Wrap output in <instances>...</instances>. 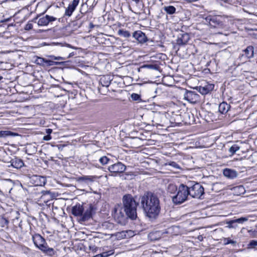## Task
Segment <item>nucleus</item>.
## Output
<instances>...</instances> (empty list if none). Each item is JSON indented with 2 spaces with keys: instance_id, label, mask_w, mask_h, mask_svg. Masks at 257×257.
<instances>
[{
  "instance_id": "obj_4",
  "label": "nucleus",
  "mask_w": 257,
  "mask_h": 257,
  "mask_svg": "<svg viewBox=\"0 0 257 257\" xmlns=\"http://www.w3.org/2000/svg\"><path fill=\"white\" fill-rule=\"evenodd\" d=\"M188 195V187L182 184L179 186L176 194L171 197L174 204H180L187 200Z\"/></svg>"
},
{
  "instance_id": "obj_26",
  "label": "nucleus",
  "mask_w": 257,
  "mask_h": 257,
  "mask_svg": "<svg viewBox=\"0 0 257 257\" xmlns=\"http://www.w3.org/2000/svg\"><path fill=\"white\" fill-rule=\"evenodd\" d=\"M163 9L168 15H173L176 11V9L173 6H165Z\"/></svg>"
},
{
  "instance_id": "obj_57",
  "label": "nucleus",
  "mask_w": 257,
  "mask_h": 257,
  "mask_svg": "<svg viewBox=\"0 0 257 257\" xmlns=\"http://www.w3.org/2000/svg\"><path fill=\"white\" fill-rule=\"evenodd\" d=\"M3 79V77H2V76H0V80H1V79Z\"/></svg>"
},
{
  "instance_id": "obj_8",
  "label": "nucleus",
  "mask_w": 257,
  "mask_h": 257,
  "mask_svg": "<svg viewBox=\"0 0 257 257\" xmlns=\"http://www.w3.org/2000/svg\"><path fill=\"white\" fill-rule=\"evenodd\" d=\"M184 98L190 103H195L199 101L200 96L195 91L186 90L184 94Z\"/></svg>"
},
{
  "instance_id": "obj_19",
  "label": "nucleus",
  "mask_w": 257,
  "mask_h": 257,
  "mask_svg": "<svg viewBox=\"0 0 257 257\" xmlns=\"http://www.w3.org/2000/svg\"><path fill=\"white\" fill-rule=\"evenodd\" d=\"M97 178L96 176H83L77 178V181L79 182H83L88 183L92 182Z\"/></svg>"
},
{
  "instance_id": "obj_1",
  "label": "nucleus",
  "mask_w": 257,
  "mask_h": 257,
  "mask_svg": "<svg viewBox=\"0 0 257 257\" xmlns=\"http://www.w3.org/2000/svg\"><path fill=\"white\" fill-rule=\"evenodd\" d=\"M141 204L146 214L151 219H155L159 215L161 206L158 197L151 192L145 193L141 197Z\"/></svg>"
},
{
  "instance_id": "obj_50",
  "label": "nucleus",
  "mask_w": 257,
  "mask_h": 257,
  "mask_svg": "<svg viewBox=\"0 0 257 257\" xmlns=\"http://www.w3.org/2000/svg\"><path fill=\"white\" fill-rule=\"evenodd\" d=\"M90 28H93L94 26L92 23H90Z\"/></svg>"
},
{
  "instance_id": "obj_3",
  "label": "nucleus",
  "mask_w": 257,
  "mask_h": 257,
  "mask_svg": "<svg viewBox=\"0 0 257 257\" xmlns=\"http://www.w3.org/2000/svg\"><path fill=\"white\" fill-rule=\"evenodd\" d=\"M93 209L92 204L84 205L78 203L72 207V213L75 216H80L81 221H85L91 218Z\"/></svg>"
},
{
  "instance_id": "obj_52",
  "label": "nucleus",
  "mask_w": 257,
  "mask_h": 257,
  "mask_svg": "<svg viewBox=\"0 0 257 257\" xmlns=\"http://www.w3.org/2000/svg\"><path fill=\"white\" fill-rule=\"evenodd\" d=\"M197 0H190V2H195V1H197Z\"/></svg>"
},
{
  "instance_id": "obj_32",
  "label": "nucleus",
  "mask_w": 257,
  "mask_h": 257,
  "mask_svg": "<svg viewBox=\"0 0 257 257\" xmlns=\"http://www.w3.org/2000/svg\"><path fill=\"white\" fill-rule=\"evenodd\" d=\"M110 159L106 156H103L99 159V162L102 165H104L108 163Z\"/></svg>"
},
{
  "instance_id": "obj_45",
  "label": "nucleus",
  "mask_w": 257,
  "mask_h": 257,
  "mask_svg": "<svg viewBox=\"0 0 257 257\" xmlns=\"http://www.w3.org/2000/svg\"><path fill=\"white\" fill-rule=\"evenodd\" d=\"M36 177H38L40 179H42L44 184H45V178L44 177L41 176H36Z\"/></svg>"
},
{
  "instance_id": "obj_55",
  "label": "nucleus",
  "mask_w": 257,
  "mask_h": 257,
  "mask_svg": "<svg viewBox=\"0 0 257 257\" xmlns=\"http://www.w3.org/2000/svg\"><path fill=\"white\" fill-rule=\"evenodd\" d=\"M135 1L137 3H138L139 2V0H135Z\"/></svg>"
},
{
  "instance_id": "obj_48",
  "label": "nucleus",
  "mask_w": 257,
  "mask_h": 257,
  "mask_svg": "<svg viewBox=\"0 0 257 257\" xmlns=\"http://www.w3.org/2000/svg\"><path fill=\"white\" fill-rule=\"evenodd\" d=\"M19 219V217H16L15 218V219H13V222L14 223H15L16 220H18Z\"/></svg>"
},
{
  "instance_id": "obj_33",
  "label": "nucleus",
  "mask_w": 257,
  "mask_h": 257,
  "mask_svg": "<svg viewBox=\"0 0 257 257\" xmlns=\"http://www.w3.org/2000/svg\"><path fill=\"white\" fill-rule=\"evenodd\" d=\"M223 242L225 245L228 244H231L233 245H234L236 243V241H234L233 240L230 239L229 238H224L223 239Z\"/></svg>"
},
{
  "instance_id": "obj_13",
  "label": "nucleus",
  "mask_w": 257,
  "mask_h": 257,
  "mask_svg": "<svg viewBox=\"0 0 257 257\" xmlns=\"http://www.w3.org/2000/svg\"><path fill=\"white\" fill-rule=\"evenodd\" d=\"M56 20V18L49 15H46L39 19L38 25L40 26H47L49 23L53 22Z\"/></svg>"
},
{
  "instance_id": "obj_15",
  "label": "nucleus",
  "mask_w": 257,
  "mask_h": 257,
  "mask_svg": "<svg viewBox=\"0 0 257 257\" xmlns=\"http://www.w3.org/2000/svg\"><path fill=\"white\" fill-rule=\"evenodd\" d=\"M190 39V36L188 33H182L180 34L177 39V44L179 45H186Z\"/></svg>"
},
{
  "instance_id": "obj_21",
  "label": "nucleus",
  "mask_w": 257,
  "mask_h": 257,
  "mask_svg": "<svg viewBox=\"0 0 257 257\" xmlns=\"http://www.w3.org/2000/svg\"><path fill=\"white\" fill-rule=\"evenodd\" d=\"M99 83L102 87H108L111 83V80L109 77L103 76L100 79Z\"/></svg>"
},
{
  "instance_id": "obj_12",
  "label": "nucleus",
  "mask_w": 257,
  "mask_h": 257,
  "mask_svg": "<svg viewBox=\"0 0 257 257\" xmlns=\"http://www.w3.org/2000/svg\"><path fill=\"white\" fill-rule=\"evenodd\" d=\"M79 2L80 0H73L66 9L65 15L70 17L78 5Z\"/></svg>"
},
{
  "instance_id": "obj_46",
  "label": "nucleus",
  "mask_w": 257,
  "mask_h": 257,
  "mask_svg": "<svg viewBox=\"0 0 257 257\" xmlns=\"http://www.w3.org/2000/svg\"><path fill=\"white\" fill-rule=\"evenodd\" d=\"M22 220L20 221V222L18 223V226L19 227H20V228H22Z\"/></svg>"
},
{
  "instance_id": "obj_30",
  "label": "nucleus",
  "mask_w": 257,
  "mask_h": 257,
  "mask_svg": "<svg viewBox=\"0 0 257 257\" xmlns=\"http://www.w3.org/2000/svg\"><path fill=\"white\" fill-rule=\"evenodd\" d=\"M240 149V147L236 144H234L232 145L229 149V152L230 153L231 156H232L234 155L238 150H239Z\"/></svg>"
},
{
  "instance_id": "obj_16",
  "label": "nucleus",
  "mask_w": 257,
  "mask_h": 257,
  "mask_svg": "<svg viewBox=\"0 0 257 257\" xmlns=\"http://www.w3.org/2000/svg\"><path fill=\"white\" fill-rule=\"evenodd\" d=\"M10 163L11 164L8 167L12 166L17 169H21L24 166V163L23 160L18 157L12 159Z\"/></svg>"
},
{
  "instance_id": "obj_5",
  "label": "nucleus",
  "mask_w": 257,
  "mask_h": 257,
  "mask_svg": "<svg viewBox=\"0 0 257 257\" xmlns=\"http://www.w3.org/2000/svg\"><path fill=\"white\" fill-rule=\"evenodd\" d=\"M33 240L35 245L44 252L51 256L54 254V249L47 246L45 239L41 235L36 234L33 236Z\"/></svg>"
},
{
  "instance_id": "obj_23",
  "label": "nucleus",
  "mask_w": 257,
  "mask_h": 257,
  "mask_svg": "<svg viewBox=\"0 0 257 257\" xmlns=\"http://www.w3.org/2000/svg\"><path fill=\"white\" fill-rule=\"evenodd\" d=\"M243 52L247 58H252L254 54V48L252 46H249L243 50Z\"/></svg>"
},
{
  "instance_id": "obj_9",
  "label": "nucleus",
  "mask_w": 257,
  "mask_h": 257,
  "mask_svg": "<svg viewBox=\"0 0 257 257\" xmlns=\"http://www.w3.org/2000/svg\"><path fill=\"white\" fill-rule=\"evenodd\" d=\"M125 169V166L121 162H117L108 167V170L115 175L123 173Z\"/></svg>"
},
{
  "instance_id": "obj_10",
  "label": "nucleus",
  "mask_w": 257,
  "mask_h": 257,
  "mask_svg": "<svg viewBox=\"0 0 257 257\" xmlns=\"http://www.w3.org/2000/svg\"><path fill=\"white\" fill-rule=\"evenodd\" d=\"M133 37L138 42L143 44L150 41L146 34L141 31H137L133 33Z\"/></svg>"
},
{
  "instance_id": "obj_14",
  "label": "nucleus",
  "mask_w": 257,
  "mask_h": 257,
  "mask_svg": "<svg viewBox=\"0 0 257 257\" xmlns=\"http://www.w3.org/2000/svg\"><path fill=\"white\" fill-rule=\"evenodd\" d=\"M206 21H209V24L211 27L221 28L223 26L222 22L216 17H208Z\"/></svg>"
},
{
  "instance_id": "obj_27",
  "label": "nucleus",
  "mask_w": 257,
  "mask_h": 257,
  "mask_svg": "<svg viewBox=\"0 0 257 257\" xmlns=\"http://www.w3.org/2000/svg\"><path fill=\"white\" fill-rule=\"evenodd\" d=\"M178 188L173 184H170L167 188V191L168 193L173 194L174 195L176 194L178 190Z\"/></svg>"
},
{
  "instance_id": "obj_31",
  "label": "nucleus",
  "mask_w": 257,
  "mask_h": 257,
  "mask_svg": "<svg viewBox=\"0 0 257 257\" xmlns=\"http://www.w3.org/2000/svg\"><path fill=\"white\" fill-rule=\"evenodd\" d=\"M185 117H188V123H193L195 121L194 115L192 113L190 112H187L185 113Z\"/></svg>"
},
{
  "instance_id": "obj_36",
  "label": "nucleus",
  "mask_w": 257,
  "mask_h": 257,
  "mask_svg": "<svg viewBox=\"0 0 257 257\" xmlns=\"http://www.w3.org/2000/svg\"><path fill=\"white\" fill-rule=\"evenodd\" d=\"M131 98L133 100L140 101L141 100L140 95L137 93H133L131 94Z\"/></svg>"
},
{
  "instance_id": "obj_51",
  "label": "nucleus",
  "mask_w": 257,
  "mask_h": 257,
  "mask_svg": "<svg viewBox=\"0 0 257 257\" xmlns=\"http://www.w3.org/2000/svg\"><path fill=\"white\" fill-rule=\"evenodd\" d=\"M239 189H243V188L242 186H239Z\"/></svg>"
},
{
  "instance_id": "obj_28",
  "label": "nucleus",
  "mask_w": 257,
  "mask_h": 257,
  "mask_svg": "<svg viewBox=\"0 0 257 257\" xmlns=\"http://www.w3.org/2000/svg\"><path fill=\"white\" fill-rule=\"evenodd\" d=\"M117 33L119 36H122L124 38H129L131 36V34L128 31L123 29L119 30Z\"/></svg>"
},
{
  "instance_id": "obj_17",
  "label": "nucleus",
  "mask_w": 257,
  "mask_h": 257,
  "mask_svg": "<svg viewBox=\"0 0 257 257\" xmlns=\"http://www.w3.org/2000/svg\"><path fill=\"white\" fill-rule=\"evenodd\" d=\"M223 174L225 177L231 179L235 178L238 175L236 171L228 168L224 169Z\"/></svg>"
},
{
  "instance_id": "obj_2",
  "label": "nucleus",
  "mask_w": 257,
  "mask_h": 257,
  "mask_svg": "<svg viewBox=\"0 0 257 257\" xmlns=\"http://www.w3.org/2000/svg\"><path fill=\"white\" fill-rule=\"evenodd\" d=\"M123 211L127 217L132 220L136 219L137 217V207L138 203L136 202L131 194H125L122 197Z\"/></svg>"
},
{
  "instance_id": "obj_43",
  "label": "nucleus",
  "mask_w": 257,
  "mask_h": 257,
  "mask_svg": "<svg viewBox=\"0 0 257 257\" xmlns=\"http://www.w3.org/2000/svg\"><path fill=\"white\" fill-rule=\"evenodd\" d=\"M85 6H87V4L86 3H83L82 5H81V8L80 9V12L81 13V14H85L86 12L85 11V12H83L82 11V8Z\"/></svg>"
},
{
  "instance_id": "obj_42",
  "label": "nucleus",
  "mask_w": 257,
  "mask_h": 257,
  "mask_svg": "<svg viewBox=\"0 0 257 257\" xmlns=\"http://www.w3.org/2000/svg\"><path fill=\"white\" fill-rule=\"evenodd\" d=\"M51 136L50 135H47V136H45L43 138V140L45 141H49L51 139Z\"/></svg>"
},
{
  "instance_id": "obj_53",
  "label": "nucleus",
  "mask_w": 257,
  "mask_h": 257,
  "mask_svg": "<svg viewBox=\"0 0 257 257\" xmlns=\"http://www.w3.org/2000/svg\"><path fill=\"white\" fill-rule=\"evenodd\" d=\"M201 238H202V236H199V237H198V239H199V240H200Z\"/></svg>"
},
{
  "instance_id": "obj_25",
  "label": "nucleus",
  "mask_w": 257,
  "mask_h": 257,
  "mask_svg": "<svg viewBox=\"0 0 257 257\" xmlns=\"http://www.w3.org/2000/svg\"><path fill=\"white\" fill-rule=\"evenodd\" d=\"M161 232L157 231L150 233L149 236L152 240H157L161 237Z\"/></svg>"
},
{
  "instance_id": "obj_38",
  "label": "nucleus",
  "mask_w": 257,
  "mask_h": 257,
  "mask_svg": "<svg viewBox=\"0 0 257 257\" xmlns=\"http://www.w3.org/2000/svg\"><path fill=\"white\" fill-rule=\"evenodd\" d=\"M114 253L113 250H109L108 251L103 252L100 253L101 257H108V256L112 255Z\"/></svg>"
},
{
  "instance_id": "obj_49",
  "label": "nucleus",
  "mask_w": 257,
  "mask_h": 257,
  "mask_svg": "<svg viewBox=\"0 0 257 257\" xmlns=\"http://www.w3.org/2000/svg\"><path fill=\"white\" fill-rule=\"evenodd\" d=\"M93 257H101V254L100 253V254H98L94 256Z\"/></svg>"
},
{
  "instance_id": "obj_35",
  "label": "nucleus",
  "mask_w": 257,
  "mask_h": 257,
  "mask_svg": "<svg viewBox=\"0 0 257 257\" xmlns=\"http://www.w3.org/2000/svg\"><path fill=\"white\" fill-rule=\"evenodd\" d=\"M9 220L8 219L3 217L0 220V223L2 227H4L5 226H8L9 224Z\"/></svg>"
},
{
  "instance_id": "obj_58",
  "label": "nucleus",
  "mask_w": 257,
  "mask_h": 257,
  "mask_svg": "<svg viewBox=\"0 0 257 257\" xmlns=\"http://www.w3.org/2000/svg\"><path fill=\"white\" fill-rule=\"evenodd\" d=\"M255 233H257V230L256 231H255Z\"/></svg>"
},
{
  "instance_id": "obj_24",
  "label": "nucleus",
  "mask_w": 257,
  "mask_h": 257,
  "mask_svg": "<svg viewBox=\"0 0 257 257\" xmlns=\"http://www.w3.org/2000/svg\"><path fill=\"white\" fill-rule=\"evenodd\" d=\"M18 136V134L9 131H0V138H6L7 137H15Z\"/></svg>"
},
{
  "instance_id": "obj_56",
  "label": "nucleus",
  "mask_w": 257,
  "mask_h": 257,
  "mask_svg": "<svg viewBox=\"0 0 257 257\" xmlns=\"http://www.w3.org/2000/svg\"><path fill=\"white\" fill-rule=\"evenodd\" d=\"M49 191H46V193L45 194H49Z\"/></svg>"
},
{
  "instance_id": "obj_44",
  "label": "nucleus",
  "mask_w": 257,
  "mask_h": 257,
  "mask_svg": "<svg viewBox=\"0 0 257 257\" xmlns=\"http://www.w3.org/2000/svg\"><path fill=\"white\" fill-rule=\"evenodd\" d=\"M46 133L48 134V135H50L51 133L52 132V130L50 128H47L46 130Z\"/></svg>"
},
{
  "instance_id": "obj_34",
  "label": "nucleus",
  "mask_w": 257,
  "mask_h": 257,
  "mask_svg": "<svg viewBox=\"0 0 257 257\" xmlns=\"http://www.w3.org/2000/svg\"><path fill=\"white\" fill-rule=\"evenodd\" d=\"M98 90L99 92L102 95H105L108 92L107 87H102V86L98 87Z\"/></svg>"
},
{
  "instance_id": "obj_37",
  "label": "nucleus",
  "mask_w": 257,
  "mask_h": 257,
  "mask_svg": "<svg viewBox=\"0 0 257 257\" xmlns=\"http://www.w3.org/2000/svg\"><path fill=\"white\" fill-rule=\"evenodd\" d=\"M257 246V240H252L250 241L248 244V248H254Z\"/></svg>"
},
{
  "instance_id": "obj_6",
  "label": "nucleus",
  "mask_w": 257,
  "mask_h": 257,
  "mask_svg": "<svg viewBox=\"0 0 257 257\" xmlns=\"http://www.w3.org/2000/svg\"><path fill=\"white\" fill-rule=\"evenodd\" d=\"M190 196L193 198H200L204 194V188L199 183H196L190 187H188Z\"/></svg>"
},
{
  "instance_id": "obj_54",
  "label": "nucleus",
  "mask_w": 257,
  "mask_h": 257,
  "mask_svg": "<svg viewBox=\"0 0 257 257\" xmlns=\"http://www.w3.org/2000/svg\"><path fill=\"white\" fill-rule=\"evenodd\" d=\"M201 238H202V236H199V237H198V239H199V240H200Z\"/></svg>"
},
{
  "instance_id": "obj_29",
  "label": "nucleus",
  "mask_w": 257,
  "mask_h": 257,
  "mask_svg": "<svg viewBox=\"0 0 257 257\" xmlns=\"http://www.w3.org/2000/svg\"><path fill=\"white\" fill-rule=\"evenodd\" d=\"M45 58L36 56L35 60V63L37 65L44 67Z\"/></svg>"
},
{
  "instance_id": "obj_47",
  "label": "nucleus",
  "mask_w": 257,
  "mask_h": 257,
  "mask_svg": "<svg viewBox=\"0 0 257 257\" xmlns=\"http://www.w3.org/2000/svg\"><path fill=\"white\" fill-rule=\"evenodd\" d=\"M74 55V52H72L69 54V55L67 58H70L71 57L73 56Z\"/></svg>"
},
{
  "instance_id": "obj_22",
  "label": "nucleus",
  "mask_w": 257,
  "mask_h": 257,
  "mask_svg": "<svg viewBox=\"0 0 257 257\" xmlns=\"http://www.w3.org/2000/svg\"><path fill=\"white\" fill-rule=\"evenodd\" d=\"M230 105L225 102L221 103L218 106L219 111L222 114L226 113L230 108Z\"/></svg>"
},
{
  "instance_id": "obj_40",
  "label": "nucleus",
  "mask_w": 257,
  "mask_h": 257,
  "mask_svg": "<svg viewBox=\"0 0 257 257\" xmlns=\"http://www.w3.org/2000/svg\"><path fill=\"white\" fill-rule=\"evenodd\" d=\"M168 164V165L174 168H175V169H179L180 168L179 165L175 162H169Z\"/></svg>"
},
{
  "instance_id": "obj_20",
  "label": "nucleus",
  "mask_w": 257,
  "mask_h": 257,
  "mask_svg": "<svg viewBox=\"0 0 257 257\" xmlns=\"http://www.w3.org/2000/svg\"><path fill=\"white\" fill-rule=\"evenodd\" d=\"M123 209L122 208L120 209H115L114 217L117 218L118 219V222H121L123 221L125 218L127 217L124 213L122 212Z\"/></svg>"
},
{
  "instance_id": "obj_41",
  "label": "nucleus",
  "mask_w": 257,
  "mask_h": 257,
  "mask_svg": "<svg viewBox=\"0 0 257 257\" xmlns=\"http://www.w3.org/2000/svg\"><path fill=\"white\" fill-rule=\"evenodd\" d=\"M33 28V25L31 23H28L25 27V30L27 31L30 30Z\"/></svg>"
},
{
  "instance_id": "obj_18",
  "label": "nucleus",
  "mask_w": 257,
  "mask_h": 257,
  "mask_svg": "<svg viewBox=\"0 0 257 257\" xmlns=\"http://www.w3.org/2000/svg\"><path fill=\"white\" fill-rule=\"evenodd\" d=\"M214 85L212 84H208L204 86H200L199 87V91L202 95H205L212 91L214 88Z\"/></svg>"
},
{
  "instance_id": "obj_7",
  "label": "nucleus",
  "mask_w": 257,
  "mask_h": 257,
  "mask_svg": "<svg viewBox=\"0 0 257 257\" xmlns=\"http://www.w3.org/2000/svg\"><path fill=\"white\" fill-rule=\"evenodd\" d=\"M47 57L49 58L50 59H45L44 67L56 65H62L65 63L64 62L54 61V60H65V58L64 57L60 56L56 57L54 55H48Z\"/></svg>"
},
{
  "instance_id": "obj_39",
  "label": "nucleus",
  "mask_w": 257,
  "mask_h": 257,
  "mask_svg": "<svg viewBox=\"0 0 257 257\" xmlns=\"http://www.w3.org/2000/svg\"><path fill=\"white\" fill-rule=\"evenodd\" d=\"M143 67L148 68L150 69H154V70L158 69V66L156 65H153V64L144 65L143 66Z\"/></svg>"
},
{
  "instance_id": "obj_11",
  "label": "nucleus",
  "mask_w": 257,
  "mask_h": 257,
  "mask_svg": "<svg viewBox=\"0 0 257 257\" xmlns=\"http://www.w3.org/2000/svg\"><path fill=\"white\" fill-rule=\"evenodd\" d=\"M248 220V218L242 217L234 220H231L226 221L227 224L226 227L228 228L235 229L238 227L237 223H243L244 222Z\"/></svg>"
}]
</instances>
